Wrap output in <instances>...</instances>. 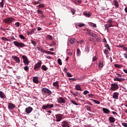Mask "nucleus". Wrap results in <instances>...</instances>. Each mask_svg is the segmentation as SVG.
<instances>
[{
  "mask_svg": "<svg viewBox=\"0 0 127 127\" xmlns=\"http://www.w3.org/2000/svg\"><path fill=\"white\" fill-rule=\"evenodd\" d=\"M113 2L115 4V5L116 6V7H119V2H118V1H117V0H113Z\"/></svg>",
  "mask_w": 127,
  "mask_h": 127,
  "instance_id": "nucleus-27",
  "label": "nucleus"
},
{
  "mask_svg": "<svg viewBox=\"0 0 127 127\" xmlns=\"http://www.w3.org/2000/svg\"><path fill=\"white\" fill-rule=\"evenodd\" d=\"M13 20H14V18L8 17L4 19V23H7V24H10V23H11Z\"/></svg>",
  "mask_w": 127,
  "mask_h": 127,
  "instance_id": "nucleus-5",
  "label": "nucleus"
},
{
  "mask_svg": "<svg viewBox=\"0 0 127 127\" xmlns=\"http://www.w3.org/2000/svg\"><path fill=\"white\" fill-rule=\"evenodd\" d=\"M70 102H71L72 104H73V105H75V106H78L79 104H78L76 102V101L72 100H70Z\"/></svg>",
  "mask_w": 127,
  "mask_h": 127,
  "instance_id": "nucleus-36",
  "label": "nucleus"
},
{
  "mask_svg": "<svg viewBox=\"0 0 127 127\" xmlns=\"http://www.w3.org/2000/svg\"><path fill=\"white\" fill-rule=\"evenodd\" d=\"M117 89H119V85L118 84L115 83L111 84V90L112 91H116Z\"/></svg>",
  "mask_w": 127,
  "mask_h": 127,
  "instance_id": "nucleus-6",
  "label": "nucleus"
},
{
  "mask_svg": "<svg viewBox=\"0 0 127 127\" xmlns=\"http://www.w3.org/2000/svg\"><path fill=\"white\" fill-rule=\"evenodd\" d=\"M24 70H25L26 72H27L28 70H29V67H28V66L26 65L24 67Z\"/></svg>",
  "mask_w": 127,
  "mask_h": 127,
  "instance_id": "nucleus-42",
  "label": "nucleus"
},
{
  "mask_svg": "<svg viewBox=\"0 0 127 127\" xmlns=\"http://www.w3.org/2000/svg\"><path fill=\"white\" fill-rule=\"evenodd\" d=\"M10 39L12 41H13V40H16V39H15V38H14V36H11Z\"/></svg>",
  "mask_w": 127,
  "mask_h": 127,
  "instance_id": "nucleus-51",
  "label": "nucleus"
},
{
  "mask_svg": "<svg viewBox=\"0 0 127 127\" xmlns=\"http://www.w3.org/2000/svg\"><path fill=\"white\" fill-rule=\"evenodd\" d=\"M92 101H93L94 103H95V104H97V105H100V101L95 99H92Z\"/></svg>",
  "mask_w": 127,
  "mask_h": 127,
  "instance_id": "nucleus-40",
  "label": "nucleus"
},
{
  "mask_svg": "<svg viewBox=\"0 0 127 127\" xmlns=\"http://www.w3.org/2000/svg\"><path fill=\"white\" fill-rule=\"evenodd\" d=\"M1 40H3V41H10V40H9L4 37H1Z\"/></svg>",
  "mask_w": 127,
  "mask_h": 127,
  "instance_id": "nucleus-37",
  "label": "nucleus"
},
{
  "mask_svg": "<svg viewBox=\"0 0 127 127\" xmlns=\"http://www.w3.org/2000/svg\"><path fill=\"white\" fill-rule=\"evenodd\" d=\"M109 121L111 124H114L116 122V118L114 117H110L109 118Z\"/></svg>",
  "mask_w": 127,
  "mask_h": 127,
  "instance_id": "nucleus-14",
  "label": "nucleus"
},
{
  "mask_svg": "<svg viewBox=\"0 0 127 127\" xmlns=\"http://www.w3.org/2000/svg\"><path fill=\"white\" fill-rule=\"evenodd\" d=\"M123 49L125 50V51H126V53L124 54V57L125 58V59L127 60V47H123Z\"/></svg>",
  "mask_w": 127,
  "mask_h": 127,
  "instance_id": "nucleus-19",
  "label": "nucleus"
},
{
  "mask_svg": "<svg viewBox=\"0 0 127 127\" xmlns=\"http://www.w3.org/2000/svg\"><path fill=\"white\" fill-rule=\"evenodd\" d=\"M33 81L34 83H35L36 84H38L39 81H38V77L35 76L33 78Z\"/></svg>",
  "mask_w": 127,
  "mask_h": 127,
  "instance_id": "nucleus-18",
  "label": "nucleus"
},
{
  "mask_svg": "<svg viewBox=\"0 0 127 127\" xmlns=\"http://www.w3.org/2000/svg\"><path fill=\"white\" fill-rule=\"evenodd\" d=\"M88 97H89V98H93V97H94V95L92 94H89L88 95Z\"/></svg>",
  "mask_w": 127,
  "mask_h": 127,
  "instance_id": "nucleus-62",
  "label": "nucleus"
},
{
  "mask_svg": "<svg viewBox=\"0 0 127 127\" xmlns=\"http://www.w3.org/2000/svg\"><path fill=\"white\" fill-rule=\"evenodd\" d=\"M114 81H118L119 82H122V81H124V78H120L118 77H115L114 78Z\"/></svg>",
  "mask_w": 127,
  "mask_h": 127,
  "instance_id": "nucleus-22",
  "label": "nucleus"
},
{
  "mask_svg": "<svg viewBox=\"0 0 127 127\" xmlns=\"http://www.w3.org/2000/svg\"><path fill=\"white\" fill-rule=\"evenodd\" d=\"M53 85L54 87H55V88H56V89H59V83H58V81L54 82L53 83Z\"/></svg>",
  "mask_w": 127,
  "mask_h": 127,
  "instance_id": "nucleus-16",
  "label": "nucleus"
},
{
  "mask_svg": "<svg viewBox=\"0 0 127 127\" xmlns=\"http://www.w3.org/2000/svg\"><path fill=\"white\" fill-rule=\"evenodd\" d=\"M105 47H106V48H107L109 51H111V47L109 46V45L105 46Z\"/></svg>",
  "mask_w": 127,
  "mask_h": 127,
  "instance_id": "nucleus-57",
  "label": "nucleus"
},
{
  "mask_svg": "<svg viewBox=\"0 0 127 127\" xmlns=\"http://www.w3.org/2000/svg\"><path fill=\"white\" fill-rule=\"evenodd\" d=\"M83 14L86 17H90L91 16V14L87 13L86 11H84Z\"/></svg>",
  "mask_w": 127,
  "mask_h": 127,
  "instance_id": "nucleus-24",
  "label": "nucleus"
},
{
  "mask_svg": "<svg viewBox=\"0 0 127 127\" xmlns=\"http://www.w3.org/2000/svg\"><path fill=\"white\" fill-rule=\"evenodd\" d=\"M89 35L90 36H92V37H96L97 36V35H96V34H95L94 33H93V32H90Z\"/></svg>",
  "mask_w": 127,
  "mask_h": 127,
  "instance_id": "nucleus-35",
  "label": "nucleus"
},
{
  "mask_svg": "<svg viewBox=\"0 0 127 127\" xmlns=\"http://www.w3.org/2000/svg\"><path fill=\"white\" fill-rule=\"evenodd\" d=\"M31 43L34 45V46H35L36 45V42L33 40L31 41Z\"/></svg>",
  "mask_w": 127,
  "mask_h": 127,
  "instance_id": "nucleus-50",
  "label": "nucleus"
},
{
  "mask_svg": "<svg viewBox=\"0 0 127 127\" xmlns=\"http://www.w3.org/2000/svg\"><path fill=\"white\" fill-rule=\"evenodd\" d=\"M120 94L118 92H114L113 95V99L115 100H118L119 99V95Z\"/></svg>",
  "mask_w": 127,
  "mask_h": 127,
  "instance_id": "nucleus-13",
  "label": "nucleus"
},
{
  "mask_svg": "<svg viewBox=\"0 0 127 127\" xmlns=\"http://www.w3.org/2000/svg\"><path fill=\"white\" fill-rule=\"evenodd\" d=\"M42 110H46V109H48L47 107V104L46 105L43 106L42 108Z\"/></svg>",
  "mask_w": 127,
  "mask_h": 127,
  "instance_id": "nucleus-53",
  "label": "nucleus"
},
{
  "mask_svg": "<svg viewBox=\"0 0 127 127\" xmlns=\"http://www.w3.org/2000/svg\"><path fill=\"white\" fill-rule=\"evenodd\" d=\"M3 5H4V0H1V1L0 2V7H3Z\"/></svg>",
  "mask_w": 127,
  "mask_h": 127,
  "instance_id": "nucleus-31",
  "label": "nucleus"
},
{
  "mask_svg": "<svg viewBox=\"0 0 127 127\" xmlns=\"http://www.w3.org/2000/svg\"><path fill=\"white\" fill-rule=\"evenodd\" d=\"M71 12L72 13L73 15L75 14L76 13V10L74 8L71 9Z\"/></svg>",
  "mask_w": 127,
  "mask_h": 127,
  "instance_id": "nucleus-44",
  "label": "nucleus"
},
{
  "mask_svg": "<svg viewBox=\"0 0 127 127\" xmlns=\"http://www.w3.org/2000/svg\"><path fill=\"white\" fill-rule=\"evenodd\" d=\"M62 127H70L69 123L66 121H64L62 123Z\"/></svg>",
  "mask_w": 127,
  "mask_h": 127,
  "instance_id": "nucleus-10",
  "label": "nucleus"
},
{
  "mask_svg": "<svg viewBox=\"0 0 127 127\" xmlns=\"http://www.w3.org/2000/svg\"><path fill=\"white\" fill-rule=\"evenodd\" d=\"M33 110V108H32L31 107H29L25 109V112L27 114H30V113L32 112Z\"/></svg>",
  "mask_w": 127,
  "mask_h": 127,
  "instance_id": "nucleus-11",
  "label": "nucleus"
},
{
  "mask_svg": "<svg viewBox=\"0 0 127 127\" xmlns=\"http://www.w3.org/2000/svg\"><path fill=\"white\" fill-rule=\"evenodd\" d=\"M64 70H65V73H66L67 77H73V75H72L71 73H70V72H67V69H66V68H64Z\"/></svg>",
  "mask_w": 127,
  "mask_h": 127,
  "instance_id": "nucleus-25",
  "label": "nucleus"
},
{
  "mask_svg": "<svg viewBox=\"0 0 127 127\" xmlns=\"http://www.w3.org/2000/svg\"><path fill=\"white\" fill-rule=\"evenodd\" d=\"M71 94H72L74 97H79L77 93L75 92H71Z\"/></svg>",
  "mask_w": 127,
  "mask_h": 127,
  "instance_id": "nucleus-47",
  "label": "nucleus"
},
{
  "mask_svg": "<svg viewBox=\"0 0 127 127\" xmlns=\"http://www.w3.org/2000/svg\"><path fill=\"white\" fill-rule=\"evenodd\" d=\"M19 24H20L19 22H17L15 23V26H16V27H19Z\"/></svg>",
  "mask_w": 127,
  "mask_h": 127,
  "instance_id": "nucleus-56",
  "label": "nucleus"
},
{
  "mask_svg": "<svg viewBox=\"0 0 127 127\" xmlns=\"http://www.w3.org/2000/svg\"><path fill=\"white\" fill-rule=\"evenodd\" d=\"M19 37L21 38V39H25V37L23 35H19Z\"/></svg>",
  "mask_w": 127,
  "mask_h": 127,
  "instance_id": "nucleus-52",
  "label": "nucleus"
},
{
  "mask_svg": "<svg viewBox=\"0 0 127 127\" xmlns=\"http://www.w3.org/2000/svg\"><path fill=\"white\" fill-rule=\"evenodd\" d=\"M44 53H46V54H50V55H53L54 54V53L46 50H45Z\"/></svg>",
  "mask_w": 127,
  "mask_h": 127,
  "instance_id": "nucleus-28",
  "label": "nucleus"
},
{
  "mask_svg": "<svg viewBox=\"0 0 127 127\" xmlns=\"http://www.w3.org/2000/svg\"><path fill=\"white\" fill-rule=\"evenodd\" d=\"M87 94H90V92H89V91L85 90L83 91V95H85V96H86V95H87Z\"/></svg>",
  "mask_w": 127,
  "mask_h": 127,
  "instance_id": "nucleus-45",
  "label": "nucleus"
},
{
  "mask_svg": "<svg viewBox=\"0 0 127 127\" xmlns=\"http://www.w3.org/2000/svg\"><path fill=\"white\" fill-rule=\"evenodd\" d=\"M0 98H1V99H4V98H6L5 94H4L3 92L1 91H0Z\"/></svg>",
  "mask_w": 127,
  "mask_h": 127,
  "instance_id": "nucleus-15",
  "label": "nucleus"
},
{
  "mask_svg": "<svg viewBox=\"0 0 127 127\" xmlns=\"http://www.w3.org/2000/svg\"><path fill=\"white\" fill-rule=\"evenodd\" d=\"M86 110H87V111H89V112L91 111V107H90V106L87 107L86 108Z\"/></svg>",
  "mask_w": 127,
  "mask_h": 127,
  "instance_id": "nucleus-61",
  "label": "nucleus"
},
{
  "mask_svg": "<svg viewBox=\"0 0 127 127\" xmlns=\"http://www.w3.org/2000/svg\"><path fill=\"white\" fill-rule=\"evenodd\" d=\"M48 38L50 39V40H52V36H51V35H48Z\"/></svg>",
  "mask_w": 127,
  "mask_h": 127,
  "instance_id": "nucleus-63",
  "label": "nucleus"
},
{
  "mask_svg": "<svg viewBox=\"0 0 127 127\" xmlns=\"http://www.w3.org/2000/svg\"><path fill=\"white\" fill-rule=\"evenodd\" d=\"M105 27L106 28H109V27H113V26L112 25H109L108 26H107V25H105Z\"/></svg>",
  "mask_w": 127,
  "mask_h": 127,
  "instance_id": "nucleus-60",
  "label": "nucleus"
},
{
  "mask_svg": "<svg viewBox=\"0 0 127 127\" xmlns=\"http://www.w3.org/2000/svg\"><path fill=\"white\" fill-rule=\"evenodd\" d=\"M102 111L104 114H109L110 113V110L108 108H103Z\"/></svg>",
  "mask_w": 127,
  "mask_h": 127,
  "instance_id": "nucleus-21",
  "label": "nucleus"
},
{
  "mask_svg": "<svg viewBox=\"0 0 127 127\" xmlns=\"http://www.w3.org/2000/svg\"><path fill=\"white\" fill-rule=\"evenodd\" d=\"M122 126H123V127H127V123H122Z\"/></svg>",
  "mask_w": 127,
  "mask_h": 127,
  "instance_id": "nucleus-58",
  "label": "nucleus"
},
{
  "mask_svg": "<svg viewBox=\"0 0 127 127\" xmlns=\"http://www.w3.org/2000/svg\"><path fill=\"white\" fill-rule=\"evenodd\" d=\"M47 106L48 107V109H52L54 107V105L53 104H47Z\"/></svg>",
  "mask_w": 127,
  "mask_h": 127,
  "instance_id": "nucleus-26",
  "label": "nucleus"
},
{
  "mask_svg": "<svg viewBox=\"0 0 127 127\" xmlns=\"http://www.w3.org/2000/svg\"><path fill=\"white\" fill-rule=\"evenodd\" d=\"M67 98L60 97L57 99L58 104H65Z\"/></svg>",
  "mask_w": 127,
  "mask_h": 127,
  "instance_id": "nucleus-3",
  "label": "nucleus"
},
{
  "mask_svg": "<svg viewBox=\"0 0 127 127\" xmlns=\"http://www.w3.org/2000/svg\"><path fill=\"white\" fill-rule=\"evenodd\" d=\"M15 108V105L13 104V103H9L8 104V109L9 111L10 110H13Z\"/></svg>",
  "mask_w": 127,
  "mask_h": 127,
  "instance_id": "nucleus-7",
  "label": "nucleus"
},
{
  "mask_svg": "<svg viewBox=\"0 0 127 127\" xmlns=\"http://www.w3.org/2000/svg\"><path fill=\"white\" fill-rule=\"evenodd\" d=\"M75 89L76 91H82V88H81V86L79 84H76L75 86Z\"/></svg>",
  "mask_w": 127,
  "mask_h": 127,
  "instance_id": "nucleus-17",
  "label": "nucleus"
},
{
  "mask_svg": "<svg viewBox=\"0 0 127 127\" xmlns=\"http://www.w3.org/2000/svg\"><path fill=\"white\" fill-rule=\"evenodd\" d=\"M56 122H60L61 120H62V116L57 114L56 115Z\"/></svg>",
  "mask_w": 127,
  "mask_h": 127,
  "instance_id": "nucleus-12",
  "label": "nucleus"
},
{
  "mask_svg": "<svg viewBox=\"0 0 127 127\" xmlns=\"http://www.w3.org/2000/svg\"><path fill=\"white\" fill-rule=\"evenodd\" d=\"M12 58L14 60V61H15L16 63H17L18 64H19V63H20V60L18 57L13 56L12 57Z\"/></svg>",
  "mask_w": 127,
  "mask_h": 127,
  "instance_id": "nucleus-8",
  "label": "nucleus"
},
{
  "mask_svg": "<svg viewBox=\"0 0 127 127\" xmlns=\"http://www.w3.org/2000/svg\"><path fill=\"white\" fill-rule=\"evenodd\" d=\"M58 63L59 64V65H62V61H61V59H58Z\"/></svg>",
  "mask_w": 127,
  "mask_h": 127,
  "instance_id": "nucleus-46",
  "label": "nucleus"
},
{
  "mask_svg": "<svg viewBox=\"0 0 127 127\" xmlns=\"http://www.w3.org/2000/svg\"><path fill=\"white\" fill-rule=\"evenodd\" d=\"M84 51L86 53H89L90 52V48L89 47H86Z\"/></svg>",
  "mask_w": 127,
  "mask_h": 127,
  "instance_id": "nucleus-33",
  "label": "nucleus"
},
{
  "mask_svg": "<svg viewBox=\"0 0 127 127\" xmlns=\"http://www.w3.org/2000/svg\"><path fill=\"white\" fill-rule=\"evenodd\" d=\"M37 49H38V51H40V52H41V53H44L45 50L42 49V47H37Z\"/></svg>",
  "mask_w": 127,
  "mask_h": 127,
  "instance_id": "nucleus-20",
  "label": "nucleus"
},
{
  "mask_svg": "<svg viewBox=\"0 0 127 127\" xmlns=\"http://www.w3.org/2000/svg\"><path fill=\"white\" fill-rule=\"evenodd\" d=\"M42 91L43 94H46V95H48V96H50V95H51L52 93L49 89L46 88H43L42 89Z\"/></svg>",
  "mask_w": 127,
  "mask_h": 127,
  "instance_id": "nucleus-4",
  "label": "nucleus"
},
{
  "mask_svg": "<svg viewBox=\"0 0 127 127\" xmlns=\"http://www.w3.org/2000/svg\"><path fill=\"white\" fill-rule=\"evenodd\" d=\"M104 67V62L100 61L98 64V68H103Z\"/></svg>",
  "mask_w": 127,
  "mask_h": 127,
  "instance_id": "nucleus-23",
  "label": "nucleus"
},
{
  "mask_svg": "<svg viewBox=\"0 0 127 127\" xmlns=\"http://www.w3.org/2000/svg\"><path fill=\"white\" fill-rule=\"evenodd\" d=\"M37 13H40V14H43V11L41 10H37Z\"/></svg>",
  "mask_w": 127,
  "mask_h": 127,
  "instance_id": "nucleus-49",
  "label": "nucleus"
},
{
  "mask_svg": "<svg viewBox=\"0 0 127 127\" xmlns=\"http://www.w3.org/2000/svg\"><path fill=\"white\" fill-rule=\"evenodd\" d=\"M41 1H42V0H39L37 1L34 2V4H38V3L42 2Z\"/></svg>",
  "mask_w": 127,
  "mask_h": 127,
  "instance_id": "nucleus-48",
  "label": "nucleus"
},
{
  "mask_svg": "<svg viewBox=\"0 0 127 127\" xmlns=\"http://www.w3.org/2000/svg\"><path fill=\"white\" fill-rule=\"evenodd\" d=\"M114 66H115V67H116V68H122V65L117 64H115Z\"/></svg>",
  "mask_w": 127,
  "mask_h": 127,
  "instance_id": "nucleus-38",
  "label": "nucleus"
},
{
  "mask_svg": "<svg viewBox=\"0 0 127 127\" xmlns=\"http://www.w3.org/2000/svg\"><path fill=\"white\" fill-rule=\"evenodd\" d=\"M36 31V29H32L30 32H29V34L30 35H31L32 34H33L34 32Z\"/></svg>",
  "mask_w": 127,
  "mask_h": 127,
  "instance_id": "nucleus-32",
  "label": "nucleus"
},
{
  "mask_svg": "<svg viewBox=\"0 0 127 127\" xmlns=\"http://www.w3.org/2000/svg\"><path fill=\"white\" fill-rule=\"evenodd\" d=\"M13 43L16 47L17 48H22L23 47H26V45L21 42H18L17 41H15L13 42Z\"/></svg>",
  "mask_w": 127,
  "mask_h": 127,
  "instance_id": "nucleus-1",
  "label": "nucleus"
},
{
  "mask_svg": "<svg viewBox=\"0 0 127 127\" xmlns=\"http://www.w3.org/2000/svg\"><path fill=\"white\" fill-rule=\"evenodd\" d=\"M98 58H97V57L95 56L93 58V59H92V61L93 62H95V61H97Z\"/></svg>",
  "mask_w": 127,
  "mask_h": 127,
  "instance_id": "nucleus-54",
  "label": "nucleus"
},
{
  "mask_svg": "<svg viewBox=\"0 0 127 127\" xmlns=\"http://www.w3.org/2000/svg\"><path fill=\"white\" fill-rule=\"evenodd\" d=\"M38 7H40V8H44L45 7V5L43 3L40 4L38 6Z\"/></svg>",
  "mask_w": 127,
  "mask_h": 127,
  "instance_id": "nucleus-34",
  "label": "nucleus"
},
{
  "mask_svg": "<svg viewBox=\"0 0 127 127\" xmlns=\"http://www.w3.org/2000/svg\"><path fill=\"white\" fill-rule=\"evenodd\" d=\"M73 2L76 4H78V3H81L82 1L81 0H73Z\"/></svg>",
  "mask_w": 127,
  "mask_h": 127,
  "instance_id": "nucleus-30",
  "label": "nucleus"
},
{
  "mask_svg": "<svg viewBox=\"0 0 127 127\" xmlns=\"http://www.w3.org/2000/svg\"><path fill=\"white\" fill-rule=\"evenodd\" d=\"M78 26L79 27H83V26H85V24L82 23H79L78 24Z\"/></svg>",
  "mask_w": 127,
  "mask_h": 127,
  "instance_id": "nucleus-41",
  "label": "nucleus"
},
{
  "mask_svg": "<svg viewBox=\"0 0 127 127\" xmlns=\"http://www.w3.org/2000/svg\"><path fill=\"white\" fill-rule=\"evenodd\" d=\"M76 54L77 56H80V55H81V51H80L79 49H77Z\"/></svg>",
  "mask_w": 127,
  "mask_h": 127,
  "instance_id": "nucleus-39",
  "label": "nucleus"
},
{
  "mask_svg": "<svg viewBox=\"0 0 127 127\" xmlns=\"http://www.w3.org/2000/svg\"><path fill=\"white\" fill-rule=\"evenodd\" d=\"M69 42L70 44H73V43L75 42V39L73 38L70 39Z\"/></svg>",
  "mask_w": 127,
  "mask_h": 127,
  "instance_id": "nucleus-43",
  "label": "nucleus"
},
{
  "mask_svg": "<svg viewBox=\"0 0 127 127\" xmlns=\"http://www.w3.org/2000/svg\"><path fill=\"white\" fill-rule=\"evenodd\" d=\"M42 64V62L41 61H39V62L37 63L35 66H34V69L36 70V69H38V68H40L41 67V64Z\"/></svg>",
  "mask_w": 127,
  "mask_h": 127,
  "instance_id": "nucleus-9",
  "label": "nucleus"
},
{
  "mask_svg": "<svg viewBox=\"0 0 127 127\" xmlns=\"http://www.w3.org/2000/svg\"><path fill=\"white\" fill-rule=\"evenodd\" d=\"M84 42V40H81L80 41H77V43H79L80 44H82Z\"/></svg>",
  "mask_w": 127,
  "mask_h": 127,
  "instance_id": "nucleus-59",
  "label": "nucleus"
},
{
  "mask_svg": "<svg viewBox=\"0 0 127 127\" xmlns=\"http://www.w3.org/2000/svg\"><path fill=\"white\" fill-rule=\"evenodd\" d=\"M22 58L23 59V63H24L25 66H27L30 63L27 57L25 55H23L22 56Z\"/></svg>",
  "mask_w": 127,
  "mask_h": 127,
  "instance_id": "nucleus-2",
  "label": "nucleus"
},
{
  "mask_svg": "<svg viewBox=\"0 0 127 127\" xmlns=\"http://www.w3.org/2000/svg\"><path fill=\"white\" fill-rule=\"evenodd\" d=\"M68 80H71V81H76V78H68Z\"/></svg>",
  "mask_w": 127,
  "mask_h": 127,
  "instance_id": "nucleus-64",
  "label": "nucleus"
},
{
  "mask_svg": "<svg viewBox=\"0 0 127 127\" xmlns=\"http://www.w3.org/2000/svg\"><path fill=\"white\" fill-rule=\"evenodd\" d=\"M42 70L44 71H47L48 70V67H47L46 65H42L41 67Z\"/></svg>",
  "mask_w": 127,
  "mask_h": 127,
  "instance_id": "nucleus-29",
  "label": "nucleus"
},
{
  "mask_svg": "<svg viewBox=\"0 0 127 127\" xmlns=\"http://www.w3.org/2000/svg\"><path fill=\"white\" fill-rule=\"evenodd\" d=\"M104 54H106V55L107 54H109V50H107V49H105L104 51Z\"/></svg>",
  "mask_w": 127,
  "mask_h": 127,
  "instance_id": "nucleus-55",
  "label": "nucleus"
}]
</instances>
